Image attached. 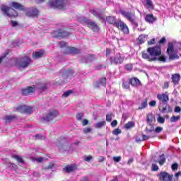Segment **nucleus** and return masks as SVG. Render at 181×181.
Returning a JSON list of instances; mask_svg holds the SVG:
<instances>
[{"label":"nucleus","instance_id":"obj_49","mask_svg":"<svg viewBox=\"0 0 181 181\" xmlns=\"http://www.w3.org/2000/svg\"><path fill=\"white\" fill-rule=\"evenodd\" d=\"M72 93H73V90H69L64 93V94L62 95V97H69V95H70V94H72Z\"/></svg>","mask_w":181,"mask_h":181},{"label":"nucleus","instance_id":"obj_30","mask_svg":"<svg viewBox=\"0 0 181 181\" xmlns=\"http://www.w3.org/2000/svg\"><path fill=\"white\" fill-rule=\"evenodd\" d=\"M146 37H148V35H146L142 34V35H139V37L138 38L139 43L140 45H142V43H144Z\"/></svg>","mask_w":181,"mask_h":181},{"label":"nucleus","instance_id":"obj_12","mask_svg":"<svg viewBox=\"0 0 181 181\" xmlns=\"http://www.w3.org/2000/svg\"><path fill=\"white\" fill-rule=\"evenodd\" d=\"M158 108L159 111H160V112L163 114L172 112L173 111L172 107L166 103H160Z\"/></svg>","mask_w":181,"mask_h":181},{"label":"nucleus","instance_id":"obj_58","mask_svg":"<svg viewBox=\"0 0 181 181\" xmlns=\"http://www.w3.org/2000/svg\"><path fill=\"white\" fill-rule=\"evenodd\" d=\"M91 159H93V156H91L84 157V160L86 162H90V160H91Z\"/></svg>","mask_w":181,"mask_h":181},{"label":"nucleus","instance_id":"obj_28","mask_svg":"<svg viewBox=\"0 0 181 181\" xmlns=\"http://www.w3.org/2000/svg\"><path fill=\"white\" fill-rule=\"evenodd\" d=\"M11 6L15 9H19L20 11H23V9H25V7L18 2H12Z\"/></svg>","mask_w":181,"mask_h":181},{"label":"nucleus","instance_id":"obj_39","mask_svg":"<svg viewBox=\"0 0 181 181\" xmlns=\"http://www.w3.org/2000/svg\"><path fill=\"white\" fill-rule=\"evenodd\" d=\"M95 59H96L95 55L90 54V55H88L86 62H94V60H95Z\"/></svg>","mask_w":181,"mask_h":181},{"label":"nucleus","instance_id":"obj_60","mask_svg":"<svg viewBox=\"0 0 181 181\" xmlns=\"http://www.w3.org/2000/svg\"><path fill=\"white\" fill-rule=\"evenodd\" d=\"M113 160L114 162H120L121 161V156H117V157H113Z\"/></svg>","mask_w":181,"mask_h":181},{"label":"nucleus","instance_id":"obj_33","mask_svg":"<svg viewBox=\"0 0 181 181\" xmlns=\"http://www.w3.org/2000/svg\"><path fill=\"white\" fill-rule=\"evenodd\" d=\"M156 136V134H153L149 136H146L145 134H142L141 139L142 141H147V139H149V138H155Z\"/></svg>","mask_w":181,"mask_h":181},{"label":"nucleus","instance_id":"obj_51","mask_svg":"<svg viewBox=\"0 0 181 181\" xmlns=\"http://www.w3.org/2000/svg\"><path fill=\"white\" fill-rule=\"evenodd\" d=\"M112 120V114H109L106 115V121L107 122H111V121Z\"/></svg>","mask_w":181,"mask_h":181},{"label":"nucleus","instance_id":"obj_54","mask_svg":"<svg viewBox=\"0 0 181 181\" xmlns=\"http://www.w3.org/2000/svg\"><path fill=\"white\" fill-rule=\"evenodd\" d=\"M18 46H19V42H18V40H14L11 42L12 47H16Z\"/></svg>","mask_w":181,"mask_h":181},{"label":"nucleus","instance_id":"obj_9","mask_svg":"<svg viewBox=\"0 0 181 181\" xmlns=\"http://www.w3.org/2000/svg\"><path fill=\"white\" fill-rule=\"evenodd\" d=\"M121 13L123 16H124V18L128 19V21H129V22H131L132 25H134V26L137 28L138 23H136V21H135V14L124 11H122Z\"/></svg>","mask_w":181,"mask_h":181},{"label":"nucleus","instance_id":"obj_5","mask_svg":"<svg viewBox=\"0 0 181 181\" xmlns=\"http://www.w3.org/2000/svg\"><path fill=\"white\" fill-rule=\"evenodd\" d=\"M80 22L81 23H86L87 26L88 28H90V29H92V30H93V32H98V30L100 29L98 28V25H97V23H95V22H94L91 20H88V19L86 18V17H81Z\"/></svg>","mask_w":181,"mask_h":181},{"label":"nucleus","instance_id":"obj_55","mask_svg":"<svg viewBox=\"0 0 181 181\" xmlns=\"http://www.w3.org/2000/svg\"><path fill=\"white\" fill-rule=\"evenodd\" d=\"M66 76H73L74 74V72L71 69H69L65 72Z\"/></svg>","mask_w":181,"mask_h":181},{"label":"nucleus","instance_id":"obj_24","mask_svg":"<svg viewBox=\"0 0 181 181\" xmlns=\"http://www.w3.org/2000/svg\"><path fill=\"white\" fill-rule=\"evenodd\" d=\"M145 21L148 23H153V22H156V17L153 16V14H147Z\"/></svg>","mask_w":181,"mask_h":181},{"label":"nucleus","instance_id":"obj_63","mask_svg":"<svg viewBox=\"0 0 181 181\" xmlns=\"http://www.w3.org/2000/svg\"><path fill=\"white\" fill-rule=\"evenodd\" d=\"M150 107H156V100H152L149 103Z\"/></svg>","mask_w":181,"mask_h":181},{"label":"nucleus","instance_id":"obj_61","mask_svg":"<svg viewBox=\"0 0 181 181\" xmlns=\"http://www.w3.org/2000/svg\"><path fill=\"white\" fill-rule=\"evenodd\" d=\"M117 124H118V122L117 120H113L111 123V127L114 128L117 127Z\"/></svg>","mask_w":181,"mask_h":181},{"label":"nucleus","instance_id":"obj_11","mask_svg":"<svg viewBox=\"0 0 181 181\" xmlns=\"http://www.w3.org/2000/svg\"><path fill=\"white\" fill-rule=\"evenodd\" d=\"M158 177L160 181H172L173 175H170L165 171H163L158 174Z\"/></svg>","mask_w":181,"mask_h":181},{"label":"nucleus","instance_id":"obj_37","mask_svg":"<svg viewBox=\"0 0 181 181\" xmlns=\"http://www.w3.org/2000/svg\"><path fill=\"white\" fill-rule=\"evenodd\" d=\"M146 6H147V8H150L151 9H153V2H152V0H146Z\"/></svg>","mask_w":181,"mask_h":181},{"label":"nucleus","instance_id":"obj_22","mask_svg":"<svg viewBox=\"0 0 181 181\" xmlns=\"http://www.w3.org/2000/svg\"><path fill=\"white\" fill-rule=\"evenodd\" d=\"M45 55V51L43 49H41L40 51H37L33 53V58L35 60L37 59H40L42 56Z\"/></svg>","mask_w":181,"mask_h":181},{"label":"nucleus","instance_id":"obj_18","mask_svg":"<svg viewBox=\"0 0 181 181\" xmlns=\"http://www.w3.org/2000/svg\"><path fill=\"white\" fill-rule=\"evenodd\" d=\"M35 90H37L39 93H43L47 90V85L45 83H39L35 86Z\"/></svg>","mask_w":181,"mask_h":181},{"label":"nucleus","instance_id":"obj_8","mask_svg":"<svg viewBox=\"0 0 181 181\" xmlns=\"http://www.w3.org/2000/svg\"><path fill=\"white\" fill-rule=\"evenodd\" d=\"M59 115V111L56 110H49L48 113L42 117L43 121L46 122H50V121H53L55 118H57Z\"/></svg>","mask_w":181,"mask_h":181},{"label":"nucleus","instance_id":"obj_64","mask_svg":"<svg viewBox=\"0 0 181 181\" xmlns=\"http://www.w3.org/2000/svg\"><path fill=\"white\" fill-rule=\"evenodd\" d=\"M11 25H12L13 28H16V26H18V22H16V21H11Z\"/></svg>","mask_w":181,"mask_h":181},{"label":"nucleus","instance_id":"obj_40","mask_svg":"<svg viewBox=\"0 0 181 181\" xmlns=\"http://www.w3.org/2000/svg\"><path fill=\"white\" fill-rule=\"evenodd\" d=\"M179 119H180V116L173 115V117H171L170 121V122H177V121H179Z\"/></svg>","mask_w":181,"mask_h":181},{"label":"nucleus","instance_id":"obj_26","mask_svg":"<svg viewBox=\"0 0 181 181\" xmlns=\"http://www.w3.org/2000/svg\"><path fill=\"white\" fill-rule=\"evenodd\" d=\"M129 84H131V86H132V87H138V86H139V84H141V81H139V79H138V78H131L129 81Z\"/></svg>","mask_w":181,"mask_h":181},{"label":"nucleus","instance_id":"obj_59","mask_svg":"<svg viewBox=\"0 0 181 181\" xmlns=\"http://www.w3.org/2000/svg\"><path fill=\"white\" fill-rule=\"evenodd\" d=\"M59 47H65L66 46V42L64 41H61L58 43Z\"/></svg>","mask_w":181,"mask_h":181},{"label":"nucleus","instance_id":"obj_35","mask_svg":"<svg viewBox=\"0 0 181 181\" xmlns=\"http://www.w3.org/2000/svg\"><path fill=\"white\" fill-rule=\"evenodd\" d=\"M34 137L36 141H45V139H46V136L42 134H36Z\"/></svg>","mask_w":181,"mask_h":181},{"label":"nucleus","instance_id":"obj_17","mask_svg":"<svg viewBox=\"0 0 181 181\" xmlns=\"http://www.w3.org/2000/svg\"><path fill=\"white\" fill-rule=\"evenodd\" d=\"M35 91V86H28L27 88L22 89V94L23 95H29L30 94H33Z\"/></svg>","mask_w":181,"mask_h":181},{"label":"nucleus","instance_id":"obj_20","mask_svg":"<svg viewBox=\"0 0 181 181\" xmlns=\"http://www.w3.org/2000/svg\"><path fill=\"white\" fill-rule=\"evenodd\" d=\"M90 13L93 14V16H95L100 21L104 19V17L103 16V13L99 10L93 9V10H90Z\"/></svg>","mask_w":181,"mask_h":181},{"label":"nucleus","instance_id":"obj_62","mask_svg":"<svg viewBox=\"0 0 181 181\" xmlns=\"http://www.w3.org/2000/svg\"><path fill=\"white\" fill-rule=\"evenodd\" d=\"M69 51L71 52V53H78L77 49H76L75 47H71L69 49Z\"/></svg>","mask_w":181,"mask_h":181},{"label":"nucleus","instance_id":"obj_32","mask_svg":"<svg viewBox=\"0 0 181 181\" xmlns=\"http://www.w3.org/2000/svg\"><path fill=\"white\" fill-rule=\"evenodd\" d=\"M104 125H105V121H102L94 124V127L95 128H97L98 129H99L100 128H103Z\"/></svg>","mask_w":181,"mask_h":181},{"label":"nucleus","instance_id":"obj_34","mask_svg":"<svg viewBox=\"0 0 181 181\" xmlns=\"http://www.w3.org/2000/svg\"><path fill=\"white\" fill-rule=\"evenodd\" d=\"M13 158L16 159V160H17L18 163H25V161H23V158L18 155L13 156Z\"/></svg>","mask_w":181,"mask_h":181},{"label":"nucleus","instance_id":"obj_56","mask_svg":"<svg viewBox=\"0 0 181 181\" xmlns=\"http://www.w3.org/2000/svg\"><path fill=\"white\" fill-rule=\"evenodd\" d=\"M93 130L91 127H87L83 129V133L84 134H88V132H90Z\"/></svg>","mask_w":181,"mask_h":181},{"label":"nucleus","instance_id":"obj_6","mask_svg":"<svg viewBox=\"0 0 181 181\" xmlns=\"http://www.w3.org/2000/svg\"><path fill=\"white\" fill-rule=\"evenodd\" d=\"M1 9L5 16H9L10 18L18 16V12L11 7L2 5Z\"/></svg>","mask_w":181,"mask_h":181},{"label":"nucleus","instance_id":"obj_19","mask_svg":"<svg viewBox=\"0 0 181 181\" xmlns=\"http://www.w3.org/2000/svg\"><path fill=\"white\" fill-rule=\"evenodd\" d=\"M16 119V115H6L3 117V120L6 124H9Z\"/></svg>","mask_w":181,"mask_h":181},{"label":"nucleus","instance_id":"obj_47","mask_svg":"<svg viewBox=\"0 0 181 181\" xmlns=\"http://www.w3.org/2000/svg\"><path fill=\"white\" fill-rule=\"evenodd\" d=\"M122 131L120 129H114L112 132L113 135H119L122 134Z\"/></svg>","mask_w":181,"mask_h":181},{"label":"nucleus","instance_id":"obj_36","mask_svg":"<svg viewBox=\"0 0 181 181\" xmlns=\"http://www.w3.org/2000/svg\"><path fill=\"white\" fill-rule=\"evenodd\" d=\"M146 107H148V100L145 99L139 107V110H144V108H146Z\"/></svg>","mask_w":181,"mask_h":181},{"label":"nucleus","instance_id":"obj_50","mask_svg":"<svg viewBox=\"0 0 181 181\" xmlns=\"http://www.w3.org/2000/svg\"><path fill=\"white\" fill-rule=\"evenodd\" d=\"M129 84H131V83H129H129L128 82H124L122 83L123 88H124V90H128L129 88Z\"/></svg>","mask_w":181,"mask_h":181},{"label":"nucleus","instance_id":"obj_57","mask_svg":"<svg viewBox=\"0 0 181 181\" xmlns=\"http://www.w3.org/2000/svg\"><path fill=\"white\" fill-rule=\"evenodd\" d=\"M100 86H101V84L100 83L99 81H97V82H95V83H93V87H94L95 88H100Z\"/></svg>","mask_w":181,"mask_h":181},{"label":"nucleus","instance_id":"obj_48","mask_svg":"<svg viewBox=\"0 0 181 181\" xmlns=\"http://www.w3.org/2000/svg\"><path fill=\"white\" fill-rule=\"evenodd\" d=\"M163 131V128L160 127H157L154 129V132H156V134H160V132H162Z\"/></svg>","mask_w":181,"mask_h":181},{"label":"nucleus","instance_id":"obj_43","mask_svg":"<svg viewBox=\"0 0 181 181\" xmlns=\"http://www.w3.org/2000/svg\"><path fill=\"white\" fill-rule=\"evenodd\" d=\"M99 83H100V86H105V84H107V78H101L100 79H99Z\"/></svg>","mask_w":181,"mask_h":181},{"label":"nucleus","instance_id":"obj_4","mask_svg":"<svg viewBox=\"0 0 181 181\" xmlns=\"http://www.w3.org/2000/svg\"><path fill=\"white\" fill-rule=\"evenodd\" d=\"M69 4V0H52L49 1V6L51 8H57L58 9H64Z\"/></svg>","mask_w":181,"mask_h":181},{"label":"nucleus","instance_id":"obj_44","mask_svg":"<svg viewBox=\"0 0 181 181\" xmlns=\"http://www.w3.org/2000/svg\"><path fill=\"white\" fill-rule=\"evenodd\" d=\"M151 129H148V127L146 128V134H149L151 132H153V131H155V127H153V126H150Z\"/></svg>","mask_w":181,"mask_h":181},{"label":"nucleus","instance_id":"obj_46","mask_svg":"<svg viewBox=\"0 0 181 181\" xmlns=\"http://www.w3.org/2000/svg\"><path fill=\"white\" fill-rule=\"evenodd\" d=\"M83 117H84V114H83V113H77L76 114V119H77V121H81V119H83Z\"/></svg>","mask_w":181,"mask_h":181},{"label":"nucleus","instance_id":"obj_45","mask_svg":"<svg viewBox=\"0 0 181 181\" xmlns=\"http://www.w3.org/2000/svg\"><path fill=\"white\" fill-rule=\"evenodd\" d=\"M177 168H179V164H177V163H173L171 165V169L172 170H173L174 172L177 170Z\"/></svg>","mask_w":181,"mask_h":181},{"label":"nucleus","instance_id":"obj_13","mask_svg":"<svg viewBox=\"0 0 181 181\" xmlns=\"http://www.w3.org/2000/svg\"><path fill=\"white\" fill-rule=\"evenodd\" d=\"M26 16L29 18H37L39 16V10L35 8H28L26 11Z\"/></svg>","mask_w":181,"mask_h":181},{"label":"nucleus","instance_id":"obj_53","mask_svg":"<svg viewBox=\"0 0 181 181\" xmlns=\"http://www.w3.org/2000/svg\"><path fill=\"white\" fill-rule=\"evenodd\" d=\"M151 168L153 172H156V170H159V167L156 164H152Z\"/></svg>","mask_w":181,"mask_h":181},{"label":"nucleus","instance_id":"obj_42","mask_svg":"<svg viewBox=\"0 0 181 181\" xmlns=\"http://www.w3.org/2000/svg\"><path fill=\"white\" fill-rule=\"evenodd\" d=\"M157 122H158V124H165V117H162L160 115H158Z\"/></svg>","mask_w":181,"mask_h":181},{"label":"nucleus","instance_id":"obj_14","mask_svg":"<svg viewBox=\"0 0 181 181\" xmlns=\"http://www.w3.org/2000/svg\"><path fill=\"white\" fill-rule=\"evenodd\" d=\"M112 64H121L124 62V57L121 54H117L114 58H110Z\"/></svg>","mask_w":181,"mask_h":181},{"label":"nucleus","instance_id":"obj_25","mask_svg":"<svg viewBox=\"0 0 181 181\" xmlns=\"http://www.w3.org/2000/svg\"><path fill=\"white\" fill-rule=\"evenodd\" d=\"M76 169H77L76 165H66L65 168H64L63 170L64 172H66V173H71V172H74Z\"/></svg>","mask_w":181,"mask_h":181},{"label":"nucleus","instance_id":"obj_23","mask_svg":"<svg viewBox=\"0 0 181 181\" xmlns=\"http://www.w3.org/2000/svg\"><path fill=\"white\" fill-rule=\"evenodd\" d=\"M156 121L155 116L152 114H148L147 115V122L150 127H153V124H155Z\"/></svg>","mask_w":181,"mask_h":181},{"label":"nucleus","instance_id":"obj_3","mask_svg":"<svg viewBox=\"0 0 181 181\" xmlns=\"http://www.w3.org/2000/svg\"><path fill=\"white\" fill-rule=\"evenodd\" d=\"M80 144V141H77L75 143L70 144L67 141H62L57 144V146L58 147L60 152H66L69 151H73L74 149V146H77Z\"/></svg>","mask_w":181,"mask_h":181},{"label":"nucleus","instance_id":"obj_1","mask_svg":"<svg viewBox=\"0 0 181 181\" xmlns=\"http://www.w3.org/2000/svg\"><path fill=\"white\" fill-rule=\"evenodd\" d=\"M162 50L160 46H156L152 47H148L147 49V52H142L143 59H146L149 62H155L158 60L159 62H166V57L164 56H161Z\"/></svg>","mask_w":181,"mask_h":181},{"label":"nucleus","instance_id":"obj_16","mask_svg":"<svg viewBox=\"0 0 181 181\" xmlns=\"http://www.w3.org/2000/svg\"><path fill=\"white\" fill-rule=\"evenodd\" d=\"M157 98L160 101V104H166L169 101V95L166 93L158 94Z\"/></svg>","mask_w":181,"mask_h":181},{"label":"nucleus","instance_id":"obj_41","mask_svg":"<svg viewBox=\"0 0 181 181\" xmlns=\"http://www.w3.org/2000/svg\"><path fill=\"white\" fill-rule=\"evenodd\" d=\"M160 160L158 161L159 164L160 165H163V163H165V162L166 161V158H165V155L162 154L161 156H160Z\"/></svg>","mask_w":181,"mask_h":181},{"label":"nucleus","instance_id":"obj_38","mask_svg":"<svg viewBox=\"0 0 181 181\" xmlns=\"http://www.w3.org/2000/svg\"><path fill=\"white\" fill-rule=\"evenodd\" d=\"M16 111L21 112V114H25V105H20L16 107Z\"/></svg>","mask_w":181,"mask_h":181},{"label":"nucleus","instance_id":"obj_31","mask_svg":"<svg viewBox=\"0 0 181 181\" xmlns=\"http://www.w3.org/2000/svg\"><path fill=\"white\" fill-rule=\"evenodd\" d=\"M134 127H135V122L133 121H130L124 125L126 129H131V128H134Z\"/></svg>","mask_w":181,"mask_h":181},{"label":"nucleus","instance_id":"obj_2","mask_svg":"<svg viewBox=\"0 0 181 181\" xmlns=\"http://www.w3.org/2000/svg\"><path fill=\"white\" fill-rule=\"evenodd\" d=\"M179 50H181V43L175 42L173 45V42H169L167 48V53L169 55L170 60H175L179 59Z\"/></svg>","mask_w":181,"mask_h":181},{"label":"nucleus","instance_id":"obj_7","mask_svg":"<svg viewBox=\"0 0 181 181\" xmlns=\"http://www.w3.org/2000/svg\"><path fill=\"white\" fill-rule=\"evenodd\" d=\"M30 62H32V60L29 58V57H25L18 59L16 62V65L21 69H26V67L30 64Z\"/></svg>","mask_w":181,"mask_h":181},{"label":"nucleus","instance_id":"obj_15","mask_svg":"<svg viewBox=\"0 0 181 181\" xmlns=\"http://www.w3.org/2000/svg\"><path fill=\"white\" fill-rule=\"evenodd\" d=\"M116 27L118 28V29H120L122 32H124V33H129V30L128 29V26L127 24H125L122 21H119L117 23H116Z\"/></svg>","mask_w":181,"mask_h":181},{"label":"nucleus","instance_id":"obj_27","mask_svg":"<svg viewBox=\"0 0 181 181\" xmlns=\"http://www.w3.org/2000/svg\"><path fill=\"white\" fill-rule=\"evenodd\" d=\"M106 21L108 23H110V25H115V26H117V23H118L115 16H108L106 18Z\"/></svg>","mask_w":181,"mask_h":181},{"label":"nucleus","instance_id":"obj_29","mask_svg":"<svg viewBox=\"0 0 181 181\" xmlns=\"http://www.w3.org/2000/svg\"><path fill=\"white\" fill-rule=\"evenodd\" d=\"M24 114H32L33 112V107L32 106L25 105Z\"/></svg>","mask_w":181,"mask_h":181},{"label":"nucleus","instance_id":"obj_10","mask_svg":"<svg viewBox=\"0 0 181 181\" xmlns=\"http://www.w3.org/2000/svg\"><path fill=\"white\" fill-rule=\"evenodd\" d=\"M70 33L64 30H58L57 31H54L52 33V37H55L56 39H59V37H66V36H69Z\"/></svg>","mask_w":181,"mask_h":181},{"label":"nucleus","instance_id":"obj_52","mask_svg":"<svg viewBox=\"0 0 181 181\" xmlns=\"http://www.w3.org/2000/svg\"><path fill=\"white\" fill-rule=\"evenodd\" d=\"M125 69L127 70V71H132V64H128L125 66Z\"/></svg>","mask_w":181,"mask_h":181},{"label":"nucleus","instance_id":"obj_21","mask_svg":"<svg viewBox=\"0 0 181 181\" xmlns=\"http://www.w3.org/2000/svg\"><path fill=\"white\" fill-rule=\"evenodd\" d=\"M171 80L173 84H175V86H177V84H179V81H180V74H173L171 76Z\"/></svg>","mask_w":181,"mask_h":181}]
</instances>
